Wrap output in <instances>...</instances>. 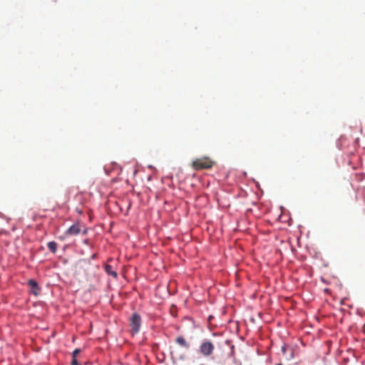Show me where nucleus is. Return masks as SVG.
Masks as SVG:
<instances>
[{"instance_id":"nucleus-1","label":"nucleus","mask_w":365,"mask_h":365,"mask_svg":"<svg viewBox=\"0 0 365 365\" xmlns=\"http://www.w3.org/2000/svg\"><path fill=\"white\" fill-rule=\"evenodd\" d=\"M214 162L208 157H203L201 158H196L192 162V167L196 170L210 169L212 167Z\"/></svg>"},{"instance_id":"nucleus-2","label":"nucleus","mask_w":365,"mask_h":365,"mask_svg":"<svg viewBox=\"0 0 365 365\" xmlns=\"http://www.w3.org/2000/svg\"><path fill=\"white\" fill-rule=\"evenodd\" d=\"M82 228H83V234H87V229L83 226L81 223L77 222L74 223L72 226H71L65 232V235L67 236H74L77 235L82 231Z\"/></svg>"},{"instance_id":"nucleus-3","label":"nucleus","mask_w":365,"mask_h":365,"mask_svg":"<svg viewBox=\"0 0 365 365\" xmlns=\"http://www.w3.org/2000/svg\"><path fill=\"white\" fill-rule=\"evenodd\" d=\"M130 326L131 327V331L133 334H135L139 331L141 326V317L138 314H133L130 320Z\"/></svg>"},{"instance_id":"nucleus-4","label":"nucleus","mask_w":365,"mask_h":365,"mask_svg":"<svg viewBox=\"0 0 365 365\" xmlns=\"http://www.w3.org/2000/svg\"><path fill=\"white\" fill-rule=\"evenodd\" d=\"M214 349L215 346L210 341H203L200 346V351L204 356H209L212 354Z\"/></svg>"},{"instance_id":"nucleus-5","label":"nucleus","mask_w":365,"mask_h":365,"mask_svg":"<svg viewBox=\"0 0 365 365\" xmlns=\"http://www.w3.org/2000/svg\"><path fill=\"white\" fill-rule=\"evenodd\" d=\"M28 284L30 287L31 293L37 296L39 292L38 283L34 279H31L28 281Z\"/></svg>"},{"instance_id":"nucleus-6","label":"nucleus","mask_w":365,"mask_h":365,"mask_svg":"<svg viewBox=\"0 0 365 365\" xmlns=\"http://www.w3.org/2000/svg\"><path fill=\"white\" fill-rule=\"evenodd\" d=\"M175 341L177 344L185 349H188L190 346L189 344L186 341L183 336H178L175 339Z\"/></svg>"},{"instance_id":"nucleus-7","label":"nucleus","mask_w":365,"mask_h":365,"mask_svg":"<svg viewBox=\"0 0 365 365\" xmlns=\"http://www.w3.org/2000/svg\"><path fill=\"white\" fill-rule=\"evenodd\" d=\"M105 271L106 272V273L108 274L111 275L114 277H117V276H118L116 272L113 271V267L110 264H106L105 266Z\"/></svg>"},{"instance_id":"nucleus-8","label":"nucleus","mask_w":365,"mask_h":365,"mask_svg":"<svg viewBox=\"0 0 365 365\" xmlns=\"http://www.w3.org/2000/svg\"><path fill=\"white\" fill-rule=\"evenodd\" d=\"M47 247L53 253H55L57 250V243L54 241L49 242L47 244Z\"/></svg>"},{"instance_id":"nucleus-9","label":"nucleus","mask_w":365,"mask_h":365,"mask_svg":"<svg viewBox=\"0 0 365 365\" xmlns=\"http://www.w3.org/2000/svg\"><path fill=\"white\" fill-rule=\"evenodd\" d=\"M80 351H81L78 349H75L72 354L73 358H76L77 355L80 353Z\"/></svg>"},{"instance_id":"nucleus-10","label":"nucleus","mask_w":365,"mask_h":365,"mask_svg":"<svg viewBox=\"0 0 365 365\" xmlns=\"http://www.w3.org/2000/svg\"><path fill=\"white\" fill-rule=\"evenodd\" d=\"M288 349V348L286 346H284L282 347V351L283 353V355L286 354V351Z\"/></svg>"},{"instance_id":"nucleus-11","label":"nucleus","mask_w":365,"mask_h":365,"mask_svg":"<svg viewBox=\"0 0 365 365\" xmlns=\"http://www.w3.org/2000/svg\"><path fill=\"white\" fill-rule=\"evenodd\" d=\"M71 364L72 365H78V361H77L76 358H73L72 361H71Z\"/></svg>"},{"instance_id":"nucleus-12","label":"nucleus","mask_w":365,"mask_h":365,"mask_svg":"<svg viewBox=\"0 0 365 365\" xmlns=\"http://www.w3.org/2000/svg\"><path fill=\"white\" fill-rule=\"evenodd\" d=\"M293 357V352L291 350V352H290V358H292Z\"/></svg>"},{"instance_id":"nucleus-13","label":"nucleus","mask_w":365,"mask_h":365,"mask_svg":"<svg viewBox=\"0 0 365 365\" xmlns=\"http://www.w3.org/2000/svg\"><path fill=\"white\" fill-rule=\"evenodd\" d=\"M276 365H282V364L279 363V364H277Z\"/></svg>"}]
</instances>
